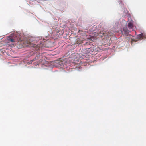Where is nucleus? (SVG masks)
<instances>
[{
	"label": "nucleus",
	"instance_id": "39448f33",
	"mask_svg": "<svg viewBox=\"0 0 146 146\" xmlns=\"http://www.w3.org/2000/svg\"><path fill=\"white\" fill-rule=\"evenodd\" d=\"M22 43H23L22 42H20L19 41H18L16 44L17 47L19 48H21L23 46V45H21V44Z\"/></svg>",
	"mask_w": 146,
	"mask_h": 146
},
{
	"label": "nucleus",
	"instance_id": "1a4fd4ad",
	"mask_svg": "<svg viewBox=\"0 0 146 146\" xmlns=\"http://www.w3.org/2000/svg\"><path fill=\"white\" fill-rule=\"evenodd\" d=\"M42 61V59H40L39 61H38L37 62H41Z\"/></svg>",
	"mask_w": 146,
	"mask_h": 146
},
{
	"label": "nucleus",
	"instance_id": "f257e3e1",
	"mask_svg": "<svg viewBox=\"0 0 146 146\" xmlns=\"http://www.w3.org/2000/svg\"><path fill=\"white\" fill-rule=\"evenodd\" d=\"M70 59L66 58L64 60H63V61L60 62V64H63V63H64V64L63 65V66L64 68V64H65L66 66H69L70 64Z\"/></svg>",
	"mask_w": 146,
	"mask_h": 146
},
{
	"label": "nucleus",
	"instance_id": "7ed1b4c3",
	"mask_svg": "<svg viewBox=\"0 0 146 146\" xmlns=\"http://www.w3.org/2000/svg\"><path fill=\"white\" fill-rule=\"evenodd\" d=\"M127 26L129 29H133V21H129L128 23Z\"/></svg>",
	"mask_w": 146,
	"mask_h": 146
},
{
	"label": "nucleus",
	"instance_id": "f03ea898",
	"mask_svg": "<svg viewBox=\"0 0 146 146\" xmlns=\"http://www.w3.org/2000/svg\"><path fill=\"white\" fill-rule=\"evenodd\" d=\"M129 32L126 27L123 28V31H122L123 36H128Z\"/></svg>",
	"mask_w": 146,
	"mask_h": 146
},
{
	"label": "nucleus",
	"instance_id": "0eeeda50",
	"mask_svg": "<svg viewBox=\"0 0 146 146\" xmlns=\"http://www.w3.org/2000/svg\"><path fill=\"white\" fill-rule=\"evenodd\" d=\"M40 58V55L38 54L37 56H36L35 58H34L32 60V61H33L35 60H37L39 58Z\"/></svg>",
	"mask_w": 146,
	"mask_h": 146
},
{
	"label": "nucleus",
	"instance_id": "423d86ee",
	"mask_svg": "<svg viewBox=\"0 0 146 146\" xmlns=\"http://www.w3.org/2000/svg\"><path fill=\"white\" fill-rule=\"evenodd\" d=\"M138 36L139 38H145V36L143 34H141L138 35Z\"/></svg>",
	"mask_w": 146,
	"mask_h": 146
},
{
	"label": "nucleus",
	"instance_id": "20e7f679",
	"mask_svg": "<svg viewBox=\"0 0 146 146\" xmlns=\"http://www.w3.org/2000/svg\"><path fill=\"white\" fill-rule=\"evenodd\" d=\"M103 33L104 36H107L108 37H109L110 36H111L113 35V33H111L110 31L108 32L107 33L106 32L105 33Z\"/></svg>",
	"mask_w": 146,
	"mask_h": 146
},
{
	"label": "nucleus",
	"instance_id": "6e6552de",
	"mask_svg": "<svg viewBox=\"0 0 146 146\" xmlns=\"http://www.w3.org/2000/svg\"><path fill=\"white\" fill-rule=\"evenodd\" d=\"M9 40L11 41L12 42H15L16 41L15 40L11 38H10L9 39Z\"/></svg>",
	"mask_w": 146,
	"mask_h": 146
}]
</instances>
